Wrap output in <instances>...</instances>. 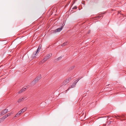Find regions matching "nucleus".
<instances>
[{
    "label": "nucleus",
    "mask_w": 126,
    "mask_h": 126,
    "mask_svg": "<svg viewBox=\"0 0 126 126\" xmlns=\"http://www.w3.org/2000/svg\"><path fill=\"white\" fill-rule=\"evenodd\" d=\"M52 54L51 53H50L48 54H47V55L45 56L43 59L41 61V63H43L45 62L50 58L52 56Z\"/></svg>",
    "instance_id": "f257e3e1"
},
{
    "label": "nucleus",
    "mask_w": 126,
    "mask_h": 126,
    "mask_svg": "<svg viewBox=\"0 0 126 126\" xmlns=\"http://www.w3.org/2000/svg\"><path fill=\"white\" fill-rule=\"evenodd\" d=\"M71 78H69L67 79H66L63 81V83H62L61 86H62L66 84L67 83L69 82V81L71 80Z\"/></svg>",
    "instance_id": "f03ea898"
},
{
    "label": "nucleus",
    "mask_w": 126,
    "mask_h": 126,
    "mask_svg": "<svg viewBox=\"0 0 126 126\" xmlns=\"http://www.w3.org/2000/svg\"><path fill=\"white\" fill-rule=\"evenodd\" d=\"M41 75H39L38 77L36 78L33 81L32 83L35 82H37L41 78Z\"/></svg>",
    "instance_id": "7ed1b4c3"
},
{
    "label": "nucleus",
    "mask_w": 126,
    "mask_h": 126,
    "mask_svg": "<svg viewBox=\"0 0 126 126\" xmlns=\"http://www.w3.org/2000/svg\"><path fill=\"white\" fill-rule=\"evenodd\" d=\"M8 112V109H5L3 111H1L0 113V115L1 116L3 115L6 114Z\"/></svg>",
    "instance_id": "20e7f679"
},
{
    "label": "nucleus",
    "mask_w": 126,
    "mask_h": 126,
    "mask_svg": "<svg viewBox=\"0 0 126 126\" xmlns=\"http://www.w3.org/2000/svg\"><path fill=\"white\" fill-rule=\"evenodd\" d=\"M63 28V26H62L61 27L56 29L55 30H53L52 31H53L54 33H55L56 32H59L61 31Z\"/></svg>",
    "instance_id": "39448f33"
},
{
    "label": "nucleus",
    "mask_w": 126,
    "mask_h": 126,
    "mask_svg": "<svg viewBox=\"0 0 126 126\" xmlns=\"http://www.w3.org/2000/svg\"><path fill=\"white\" fill-rule=\"evenodd\" d=\"M41 46H40V45L36 52V53H35V55H36L37 54H38L39 52V50H40L41 49Z\"/></svg>",
    "instance_id": "423d86ee"
},
{
    "label": "nucleus",
    "mask_w": 126,
    "mask_h": 126,
    "mask_svg": "<svg viewBox=\"0 0 126 126\" xmlns=\"http://www.w3.org/2000/svg\"><path fill=\"white\" fill-rule=\"evenodd\" d=\"M26 88H23L22 89H21L19 91L18 93V94H20L22 93V92H23L24 91H25L26 89Z\"/></svg>",
    "instance_id": "0eeeda50"
},
{
    "label": "nucleus",
    "mask_w": 126,
    "mask_h": 126,
    "mask_svg": "<svg viewBox=\"0 0 126 126\" xmlns=\"http://www.w3.org/2000/svg\"><path fill=\"white\" fill-rule=\"evenodd\" d=\"M27 108V107H25L23 109L20 110L21 111V112H22V113H23L26 110Z\"/></svg>",
    "instance_id": "6e6552de"
},
{
    "label": "nucleus",
    "mask_w": 126,
    "mask_h": 126,
    "mask_svg": "<svg viewBox=\"0 0 126 126\" xmlns=\"http://www.w3.org/2000/svg\"><path fill=\"white\" fill-rule=\"evenodd\" d=\"M76 84L74 82L72 85L71 86V87H69L68 89L67 90H68L70 88H73L75 86Z\"/></svg>",
    "instance_id": "1a4fd4ad"
},
{
    "label": "nucleus",
    "mask_w": 126,
    "mask_h": 126,
    "mask_svg": "<svg viewBox=\"0 0 126 126\" xmlns=\"http://www.w3.org/2000/svg\"><path fill=\"white\" fill-rule=\"evenodd\" d=\"M69 42H66L63 44L62 45V46L63 47L64 46H65V45H66L67 44H69Z\"/></svg>",
    "instance_id": "9d476101"
},
{
    "label": "nucleus",
    "mask_w": 126,
    "mask_h": 126,
    "mask_svg": "<svg viewBox=\"0 0 126 126\" xmlns=\"http://www.w3.org/2000/svg\"><path fill=\"white\" fill-rule=\"evenodd\" d=\"M24 99V98H20L18 99L17 101V102L18 103L21 102V101L23 100Z\"/></svg>",
    "instance_id": "9b49d317"
},
{
    "label": "nucleus",
    "mask_w": 126,
    "mask_h": 126,
    "mask_svg": "<svg viewBox=\"0 0 126 126\" xmlns=\"http://www.w3.org/2000/svg\"><path fill=\"white\" fill-rule=\"evenodd\" d=\"M35 54L34 53H33L32 55V56H31V57L32 58H34L35 57Z\"/></svg>",
    "instance_id": "f8f14e48"
},
{
    "label": "nucleus",
    "mask_w": 126,
    "mask_h": 126,
    "mask_svg": "<svg viewBox=\"0 0 126 126\" xmlns=\"http://www.w3.org/2000/svg\"><path fill=\"white\" fill-rule=\"evenodd\" d=\"M81 78H79L77 80H75L74 82L75 83H76H76H77V82Z\"/></svg>",
    "instance_id": "ddd939ff"
},
{
    "label": "nucleus",
    "mask_w": 126,
    "mask_h": 126,
    "mask_svg": "<svg viewBox=\"0 0 126 126\" xmlns=\"http://www.w3.org/2000/svg\"><path fill=\"white\" fill-rule=\"evenodd\" d=\"M7 116L6 115H5L4 116H3L2 117L4 119V120L7 117Z\"/></svg>",
    "instance_id": "4468645a"
},
{
    "label": "nucleus",
    "mask_w": 126,
    "mask_h": 126,
    "mask_svg": "<svg viewBox=\"0 0 126 126\" xmlns=\"http://www.w3.org/2000/svg\"><path fill=\"white\" fill-rule=\"evenodd\" d=\"M4 120V119L2 117L1 118H0V123H1V122L3 121Z\"/></svg>",
    "instance_id": "2eb2a0df"
},
{
    "label": "nucleus",
    "mask_w": 126,
    "mask_h": 126,
    "mask_svg": "<svg viewBox=\"0 0 126 126\" xmlns=\"http://www.w3.org/2000/svg\"><path fill=\"white\" fill-rule=\"evenodd\" d=\"M77 8V7L76 6H75L72 8V9H76Z\"/></svg>",
    "instance_id": "dca6fc26"
},
{
    "label": "nucleus",
    "mask_w": 126,
    "mask_h": 126,
    "mask_svg": "<svg viewBox=\"0 0 126 126\" xmlns=\"http://www.w3.org/2000/svg\"><path fill=\"white\" fill-rule=\"evenodd\" d=\"M101 17H102V16L100 15H99V16H97V17H99V19Z\"/></svg>",
    "instance_id": "f3484780"
},
{
    "label": "nucleus",
    "mask_w": 126,
    "mask_h": 126,
    "mask_svg": "<svg viewBox=\"0 0 126 126\" xmlns=\"http://www.w3.org/2000/svg\"><path fill=\"white\" fill-rule=\"evenodd\" d=\"M21 112V110H20V111H19L18 112V113L19 114V115L21 113H22V112Z\"/></svg>",
    "instance_id": "a211bd4d"
},
{
    "label": "nucleus",
    "mask_w": 126,
    "mask_h": 126,
    "mask_svg": "<svg viewBox=\"0 0 126 126\" xmlns=\"http://www.w3.org/2000/svg\"><path fill=\"white\" fill-rule=\"evenodd\" d=\"M19 114H18V113H17V114H16V115H15V117H16L17 116H18V115H19Z\"/></svg>",
    "instance_id": "6ab92c4d"
},
{
    "label": "nucleus",
    "mask_w": 126,
    "mask_h": 126,
    "mask_svg": "<svg viewBox=\"0 0 126 126\" xmlns=\"http://www.w3.org/2000/svg\"><path fill=\"white\" fill-rule=\"evenodd\" d=\"M62 57H59L58 58H57V60H59L60 59V58H62Z\"/></svg>",
    "instance_id": "aec40b11"
},
{
    "label": "nucleus",
    "mask_w": 126,
    "mask_h": 126,
    "mask_svg": "<svg viewBox=\"0 0 126 126\" xmlns=\"http://www.w3.org/2000/svg\"><path fill=\"white\" fill-rule=\"evenodd\" d=\"M10 115V113H8L7 114V116H9Z\"/></svg>",
    "instance_id": "412c9836"
},
{
    "label": "nucleus",
    "mask_w": 126,
    "mask_h": 126,
    "mask_svg": "<svg viewBox=\"0 0 126 126\" xmlns=\"http://www.w3.org/2000/svg\"><path fill=\"white\" fill-rule=\"evenodd\" d=\"M64 24H63H63H62V25H63V26H63H63H64Z\"/></svg>",
    "instance_id": "4be33fe9"
},
{
    "label": "nucleus",
    "mask_w": 126,
    "mask_h": 126,
    "mask_svg": "<svg viewBox=\"0 0 126 126\" xmlns=\"http://www.w3.org/2000/svg\"><path fill=\"white\" fill-rule=\"evenodd\" d=\"M74 67H75V66H73V68H74Z\"/></svg>",
    "instance_id": "5701e85b"
},
{
    "label": "nucleus",
    "mask_w": 126,
    "mask_h": 126,
    "mask_svg": "<svg viewBox=\"0 0 126 126\" xmlns=\"http://www.w3.org/2000/svg\"><path fill=\"white\" fill-rule=\"evenodd\" d=\"M111 121H110V123H111Z\"/></svg>",
    "instance_id": "b1692460"
},
{
    "label": "nucleus",
    "mask_w": 126,
    "mask_h": 126,
    "mask_svg": "<svg viewBox=\"0 0 126 126\" xmlns=\"http://www.w3.org/2000/svg\"><path fill=\"white\" fill-rule=\"evenodd\" d=\"M111 121H110V123H111Z\"/></svg>",
    "instance_id": "393cba45"
}]
</instances>
